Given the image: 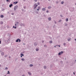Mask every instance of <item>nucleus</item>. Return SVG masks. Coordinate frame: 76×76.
<instances>
[{
    "mask_svg": "<svg viewBox=\"0 0 76 76\" xmlns=\"http://www.w3.org/2000/svg\"><path fill=\"white\" fill-rule=\"evenodd\" d=\"M38 45V43L37 42H35L34 43V46H37Z\"/></svg>",
    "mask_w": 76,
    "mask_h": 76,
    "instance_id": "nucleus-6",
    "label": "nucleus"
},
{
    "mask_svg": "<svg viewBox=\"0 0 76 76\" xmlns=\"http://www.w3.org/2000/svg\"><path fill=\"white\" fill-rule=\"evenodd\" d=\"M38 6V5L37 4V3L35 4H34V9H35Z\"/></svg>",
    "mask_w": 76,
    "mask_h": 76,
    "instance_id": "nucleus-1",
    "label": "nucleus"
},
{
    "mask_svg": "<svg viewBox=\"0 0 76 76\" xmlns=\"http://www.w3.org/2000/svg\"><path fill=\"white\" fill-rule=\"evenodd\" d=\"M21 10H22V11H23H23H24V10H23V9H22Z\"/></svg>",
    "mask_w": 76,
    "mask_h": 76,
    "instance_id": "nucleus-42",
    "label": "nucleus"
},
{
    "mask_svg": "<svg viewBox=\"0 0 76 76\" xmlns=\"http://www.w3.org/2000/svg\"><path fill=\"white\" fill-rule=\"evenodd\" d=\"M14 4H15V2H14Z\"/></svg>",
    "mask_w": 76,
    "mask_h": 76,
    "instance_id": "nucleus-46",
    "label": "nucleus"
},
{
    "mask_svg": "<svg viewBox=\"0 0 76 76\" xmlns=\"http://www.w3.org/2000/svg\"><path fill=\"white\" fill-rule=\"evenodd\" d=\"M20 25L21 26H25V24H23L22 23H20Z\"/></svg>",
    "mask_w": 76,
    "mask_h": 76,
    "instance_id": "nucleus-4",
    "label": "nucleus"
},
{
    "mask_svg": "<svg viewBox=\"0 0 76 76\" xmlns=\"http://www.w3.org/2000/svg\"><path fill=\"white\" fill-rule=\"evenodd\" d=\"M23 45H25V43L23 44Z\"/></svg>",
    "mask_w": 76,
    "mask_h": 76,
    "instance_id": "nucleus-61",
    "label": "nucleus"
},
{
    "mask_svg": "<svg viewBox=\"0 0 76 76\" xmlns=\"http://www.w3.org/2000/svg\"><path fill=\"white\" fill-rule=\"evenodd\" d=\"M5 69H6V70H7V69H8V68L7 67H6Z\"/></svg>",
    "mask_w": 76,
    "mask_h": 76,
    "instance_id": "nucleus-28",
    "label": "nucleus"
},
{
    "mask_svg": "<svg viewBox=\"0 0 76 76\" xmlns=\"http://www.w3.org/2000/svg\"><path fill=\"white\" fill-rule=\"evenodd\" d=\"M35 13H37V14H38V12L36 11Z\"/></svg>",
    "mask_w": 76,
    "mask_h": 76,
    "instance_id": "nucleus-25",
    "label": "nucleus"
},
{
    "mask_svg": "<svg viewBox=\"0 0 76 76\" xmlns=\"http://www.w3.org/2000/svg\"><path fill=\"white\" fill-rule=\"evenodd\" d=\"M48 20H49L50 21L51 20V17H49L48 18Z\"/></svg>",
    "mask_w": 76,
    "mask_h": 76,
    "instance_id": "nucleus-10",
    "label": "nucleus"
},
{
    "mask_svg": "<svg viewBox=\"0 0 76 76\" xmlns=\"http://www.w3.org/2000/svg\"><path fill=\"white\" fill-rule=\"evenodd\" d=\"M42 11H45V8H43L42 9Z\"/></svg>",
    "mask_w": 76,
    "mask_h": 76,
    "instance_id": "nucleus-7",
    "label": "nucleus"
},
{
    "mask_svg": "<svg viewBox=\"0 0 76 76\" xmlns=\"http://www.w3.org/2000/svg\"><path fill=\"white\" fill-rule=\"evenodd\" d=\"M1 54L2 56H3L4 55V53L2 52L1 53Z\"/></svg>",
    "mask_w": 76,
    "mask_h": 76,
    "instance_id": "nucleus-19",
    "label": "nucleus"
},
{
    "mask_svg": "<svg viewBox=\"0 0 76 76\" xmlns=\"http://www.w3.org/2000/svg\"><path fill=\"white\" fill-rule=\"evenodd\" d=\"M1 67V65H0V67Z\"/></svg>",
    "mask_w": 76,
    "mask_h": 76,
    "instance_id": "nucleus-62",
    "label": "nucleus"
},
{
    "mask_svg": "<svg viewBox=\"0 0 76 76\" xmlns=\"http://www.w3.org/2000/svg\"><path fill=\"white\" fill-rule=\"evenodd\" d=\"M28 73L29 75H31V72H28Z\"/></svg>",
    "mask_w": 76,
    "mask_h": 76,
    "instance_id": "nucleus-16",
    "label": "nucleus"
},
{
    "mask_svg": "<svg viewBox=\"0 0 76 76\" xmlns=\"http://www.w3.org/2000/svg\"><path fill=\"white\" fill-rule=\"evenodd\" d=\"M68 41H70V39H68Z\"/></svg>",
    "mask_w": 76,
    "mask_h": 76,
    "instance_id": "nucleus-32",
    "label": "nucleus"
},
{
    "mask_svg": "<svg viewBox=\"0 0 76 76\" xmlns=\"http://www.w3.org/2000/svg\"><path fill=\"white\" fill-rule=\"evenodd\" d=\"M8 72L7 73V74H10V72H9V71H8Z\"/></svg>",
    "mask_w": 76,
    "mask_h": 76,
    "instance_id": "nucleus-26",
    "label": "nucleus"
},
{
    "mask_svg": "<svg viewBox=\"0 0 76 76\" xmlns=\"http://www.w3.org/2000/svg\"><path fill=\"white\" fill-rule=\"evenodd\" d=\"M64 25L65 26H67V24L66 23H64Z\"/></svg>",
    "mask_w": 76,
    "mask_h": 76,
    "instance_id": "nucleus-23",
    "label": "nucleus"
},
{
    "mask_svg": "<svg viewBox=\"0 0 76 76\" xmlns=\"http://www.w3.org/2000/svg\"><path fill=\"white\" fill-rule=\"evenodd\" d=\"M58 3V1H57L56 2V3H57H57Z\"/></svg>",
    "mask_w": 76,
    "mask_h": 76,
    "instance_id": "nucleus-41",
    "label": "nucleus"
},
{
    "mask_svg": "<svg viewBox=\"0 0 76 76\" xmlns=\"http://www.w3.org/2000/svg\"><path fill=\"white\" fill-rule=\"evenodd\" d=\"M5 57H7V56H5Z\"/></svg>",
    "mask_w": 76,
    "mask_h": 76,
    "instance_id": "nucleus-57",
    "label": "nucleus"
},
{
    "mask_svg": "<svg viewBox=\"0 0 76 76\" xmlns=\"http://www.w3.org/2000/svg\"><path fill=\"white\" fill-rule=\"evenodd\" d=\"M42 43L44 42V40H42Z\"/></svg>",
    "mask_w": 76,
    "mask_h": 76,
    "instance_id": "nucleus-38",
    "label": "nucleus"
},
{
    "mask_svg": "<svg viewBox=\"0 0 76 76\" xmlns=\"http://www.w3.org/2000/svg\"><path fill=\"white\" fill-rule=\"evenodd\" d=\"M0 44H1V41L0 40Z\"/></svg>",
    "mask_w": 76,
    "mask_h": 76,
    "instance_id": "nucleus-55",
    "label": "nucleus"
},
{
    "mask_svg": "<svg viewBox=\"0 0 76 76\" xmlns=\"http://www.w3.org/2000/svg\"><path fill=\"white\" fill-rule=\"evenodd\" d=\"M66 43H64V46H65V45H66Z\"/></svg>",
    "mask_w": 76,
    "mask_h": 76,
    "instance_id": "nucleus-30",
    "label": "nucleus"
},
{
    "mask_svg": "<svg viewBox=\"0 0 76 76\" xmlns=\"http://www.w3.org/2000/svg\"><path fill=\"white\" fill-rule=\"evenodd\" d=\"M60 17H61V18H63V15H60Z\"/></svg>",
    "mask_w": 76,
    "mask_h": 76,
    "instance_id": "nucleus-35",
    "label": "nucleus"
},
{
    "mask_svg": "<svg viewBox=\"0 0 76 76\" xmlns=\"http://www.w3.org/2000/svg\"><path fill=\"white\" fill-rule=\"evenodd\" d=\"M4 76H6V75H4Z\"/></svg>",
    "mask_w": 76,
    "mask_h": 76,
    "instance_id": "nucleus-64",
    "label": "nucleus"
},
{
    "mask_svg": "<svg viewBox=\"0 0 76 76\" xmlns=\"http://www.w3.org/2000/svg\"><path fill=\"white\" fill-rule=\"evenodd\" d=\"M16 42H20V40L19 39H17L16 40Z\"/></svg>",
    "mask_w": 76,
    "mask_h": 76,
    "instance_id": "nucleus-3",
    "label": "nucleus"
},
{
    "mask_svg": "<svg viewBox=\"0 0 76 76\" xmlns=\"http://www.w3.org/2000/svg\"><path fill=\"white\" fill-rule=\"evenodd\" d=\"M15 26H13V28H15Z\"/></svg>",
    "mask_w": 76,
    "mask_h": 76,
    "instance_id": "nucleus-47",
    "label": "nucleus"
},
{
    "mask_svg": "<svg viewBox=\"0 0 76 76\" xmlns=\"http://www.w3.org/2000/svg\"><path fill=\"white\" fill-rule=\"evenodd\" d=\"M62 53H63V51H61V52H60L58 53V55H59V56H60V55H61V54H62Z\"/></svg>",
    "mask_w": 76,
    "mask_h": 76,
    "instance_id": "nucleus-5",
    "label": "nucleus"
},
{
    "mask_svg": "<svg viewBox=\"0 0 76 76\" xmlns=\"http://www.w3.org/2000/svg\"><path fill=\"white\" fill-rule=\"evenodd\" d=\"M48 1H50L51 0H48Z\"/></svg>",
    "mask_w": 76,
    "mask_h": 76,
    "instance_id": "nucleus-60",
    "label": "nucleus"
},
{
    "mask_svg": "<svg viewBox=\"0 0 76 76\" xmlns=\"http://www.w3.org/2000/svg\"><path fill=\"white\" fill-rule=\"evenodd\" d=\"M55 24H56L57 23L55 21Z\"/></svg>",
    "mask_w": 76,
    "mask_h": 76,
    "instance_id": "nucleus-43",
    "label": "nucleus"
},
{
    "mask_svg": "<svg viewBox=\"0 0 76 76\" xmlns=\"http://www.w3.org/2000/svg\"><path fill=\"white\" fill-rule=\"evenodd\" d=\"M2 11H4V9H3L1 10Z\"/></svg>",
    "mask_w": 76,
    "mask_h": 76,
    "instance_id": "nucleus-31",
    "label": "nucleus"
},
{
    "mask_svg": "<svg viewBox=\"0 0 76 76\" xmlns=\"http://www.w3.org/2000/svg\"><path fill=\"white\" fill-rule=\"evenodd\" d=\"M34 1L36 2L37 1V0H34Z\"/></svg>",
    "mask_w": 76,
    "mask_h": 76,
    "instance_id": "nucleus-40",
    "label": "nucleus"
},
{
    "mask_svg": "<svg viewBox=\"0 0 76 76\" xmlns=\"http://www.w3.org/2000/svg\"><path fill=\"white\" fill-rule=\"evenodd\" d=\"M49 42H50V44H52L53 43V41H50Z\"/></svg>",
    "mask_w": 76,
    "mask_h": 76,
    "instance_id": "nucleus-21",
    "label": "nucleus"
},
{
    "mask_svg": "<svg viewBox=\"0 0 76 76\" xmlns=\"http://www.w3.org/2000/svg\"><path fill=\"white\" fill-rule=\"evenodd\" d=\"M58 47H60V45H58Z\"/></svg>",
    "mask_w": 76,
    "mask_h": 76,
    "instance_id": "nucleus-49",
    "label": "nucleus"
},
{
    "mask_svg": "<svg viewBox=\"0 0 76 76\" xmlns=\"http://www.w3.org/2000/svg\"><path fill=\"white\" fill-rule=\"evenodd\" d=\"M64 4V1L61 2V4Z\"/></svg>",
    "mask_w": 76,
    "mask_h": 76,
    "instance_id": "nucleus-24",
    "label": "nucleus"
},
{
    "mask_svg": "<svg viewBox=\"0 0 76 76\" xmlns=\"http://www.w3.org/2000/svg\"><path fill=\"white\" fill-rule=\"evenodd\" d=\"M3 17H4V16H3V15H1V18H3Z\"/></svg>",
    "mask_w": 76,
    "mask_h": 76,
    "instance_id": "nucleus-12",
    "label": "nucleus"
},
{
    "mask_svg": "<svg viewBox=\"0 0 76 76\" xmlns=\"http://www.w3.org/2000/svg\"><path fill=\"white\" fill-rule=\"evenodd\" d=\"M21 56H24V55L22 54H21Z\"/></svg>",
    "mask_w": 76,
    "mask_h": 76,
    "instance_id": "nucleus-29",
    "label": "nucleus"
},
{
    "mask_svg": "<svg viewBox=\"0 0 76 76\" xmlns=\"http://www.w3.org/2000/svg\"><path fill=\"white\" fill-rule=\"evenodd\" d=\"M44 68L45 69H47V66H44Z\"/></svg>",
    "mask_w": 76,
    "mask_h": 76,
    "instance_id": "nucleus-13",
    "label": "nucleus"
},
{
    "mask_svg": "<svg viewBox=\"0 0 76 76\" xmlns=\"http://www.w3.org/2000/svg\"><path fill=\"white\" fill-rule=\"evenodd\" d=\"M39 10L38 9H37V10Z\"/></svg>",
    "mask_w": 76,
    "mask_h": 76,
    "instance_id": "nucleus-52",
    "label": "nucleus"
},
{
    "mask_svg": "<svg viewBox=\"0 0 76 76\" xmlns=\"http://www.w3.org/2000/svg\"><path fill=\"white\" fill-rule=\"evenodd\" d=\"M20 57H22V56H21Z\"/></svg>",
    "mask_w": 76,
    "mask_h": 76,
    "instance_id": "nucleus-54",
    "label": "nucleus"
},
{
    "mask_svg": "<svg viewBox=\"0 0 76 76\" xmlns=\"http://www.w3.org/2000/svg\"><path fill=\"white\" fill-rule=\"evenodd\" d=\"M12 15H14V14H13V13H12Z\"/></svg>",
    "mask_w": 76,
    "mask_h": 76,
    "instance_id": "nucleus-51",
    "label": "nucleus"
},
{
    "mask_svg": "<svg viewBox=\"0 0 76 76\" xmlns=\"http://www.w3.org/2000/svg\"><path fill=\"white\" fill-rule=\"evenodd\" d=\"M49 12V11L48 10H47L46 11V13H48Z\"/></svg>",
    "mask_w": 76,
    "mask_h": 76,
    "instance_id": "nucleus-37",
    "label": "nucleus"
},
{
    "mask_svg": "<svg viewBox=\"0 0 76 76\" xmlns=\"http://www.w3.org/2000/svg\"><path fill=\"white\" fill-rule=\"evenodd\" d=\"M21 60H22V61H25V59L23 58H22Z\"/></svg>",
    "mask_w": 76,
    "mask_h": 76,
    "instance_id": "nucleus-20",
    "label": "nucleus"
},
{
    "mask_svg": "<svg viewBox=\"0 0 76 76\" xmlns=\"http://www.w3.org/2000/svg\"><path fill=\"white\" fill-rule=\"evenodd\" d=\"M29 66H30V67H32V66H33V64H30L29 65Z\"/></svg>",
    "mask_w": 76,
    "mask_h": 76,
    "instance_id": "nucleus-11",
    "label": "nucleus"
},
{
    "mask_svg": "<svg viewBox=\"0 0 76 76\" xmlns=\"http://www.w3.org/2000/svg\"><path fill=\"white\" fill-rule=\"evenodd\" d=\"M73 73L75 75V72H73Z\"/></svg>",
    "mask_w": 76,
    "mask_h": 76,
    "instance_id": "nucleus-50",
    "label": "nucleus"
},
{
    "mask_svg": "<svg viewBox=\"0 0 76 76\" xmlns=\"http://www.w3.org/2000/svg\"><path fill=\"white\" fill-rule=\"evenodd\" d=\"M9 58H10V56H9Z\"/></svg>",
    "mask_w": 76,
    "mask_h": 76,
    "instance_id": "nucleus-59",
    "label": "nucleus"
},
{
    "mask_svg": "<svg viewBox=\"0 0 76 76\" xmlns=\"http://www.w3.org/2000/svg\"><path fill=\"white\" fill-rule=\"evenodd\" d=\"M54 47H56V46H54Z\"/></svg>",
    "mask_w": 76,
    "mask_h": 76,
    "instance_id": "nucleus-56",
    "label": "nucleus"
},
{
    "mask_svg": "<svg viewBox=\"0 0 76 76\" xmlns=\"http://www.w3.org/2000/svg\"><path fill=\"white\" fill-rule=\"evenodd\" d=\"M51 6H49L48 7V9H51Z\"/></svg>",
    "mask_w": 76,
    "mask_h": 76,
    "instance_id": "nucleus-22",
    "label": "nucleus"
},
{
    "mask_svg": "<svg viewBox=\"0 0 76 76\" xmlns=\"http://www.w3.org/2000/svg\"><path fill=\"white\" fill-rule=\"evenodd\" d=\"M3 24V21L1 22L0 24H1V25H2V24Z\"/></svg>",
    "mask_w": 76,
    "mask_h": 76,
    "instance_id": "nucleus-17",
    "label": "nucleus"
},
{
    "mask_svg": "<svg viewBox=\"0 0 76 76\" xmlns=\"http://www.w3.org/2000/svg\"><path fill=\"white\" fill-rule=\"evenodd\" d=\"M37 4L38 5H39V2L37 3Z\"/></svg>",
    "mask_w": 76,
    "mask_h": 76,
    "instance_id": "nucleus-33",
    "label": "nucleus"
},
{
    "mask_svg": "<svg viewBox=\"0 0 76 76\" xmlns=\"http://www.w3.org/2000/svg\"><path fill=\"white\" fill-rule=\"evenodd\" d=\"M13 6V4H11L10 5L9 7H12Z\"/></svg>",
    "mask_w": 76,
    "mask_h": 76,
    "instance_id": "nucleus-8",
    "label": "nucleus"
},
{
    "mask_svg": "<svg viewBox=\"0 0 76 76\" xmlns=\"http://www.w3.org/2000/svg\"><path fill=\"white\" fill-rule=\"evenodd\" d=\"M16 25H18V24L19 23V22H17L16 23H15Z\"/></svg>",
    "mask_w": 76,
    "mask_h": 76,
    "instance_id": "nucleus-27",
    "label": "nucleus"
},
{
    "mask_svg": "<svg viewBox=\"0 0 76 76\" xmlns=\"http://www.w3.org/2000/svg\"><path fill=\"white\" fill-rule=\"evenodd\" d=\"M38 9H39V10H40V9H41V7H39V6L38 7Z\"/></svg>",
    "mask_w": 76,
    "mask_h": 76,
    "instance_id": "nucleus-18",
    "label": "nucleus"
},
{
    "mask_svg": "<svg viewBox=\"0 0 76 76\" xmlns=\"http://www.w3.org/2000/svg\"><path fill=\"white\" fill-rule=\"evenodd\" d=\"M44 47H45V48H47V46L46 45H44Z\"/></svg>",
    "mask_w": 76,
    "mask_h": 76,
    "instance_id": "nucleus-9",
    "label": "nucleus"
},
{
    "mask_svg": "<svg viewBox=\"0 0 76 76\" xmlns=\"http://www.w3.org/2000/svg\"><path fill=\"white\" fill-rule=\"evenodd\" d=\"M23 1H26V0H23Z\"/></svg>",
    "mask_w": 76,
    "mask_h": 76,
    "instance_id": "nucleus-48",
    "label": "nucleus"
},
{
    "mask_svg": "<svg viewBox=\"0 0 76 76\" xmlns=\"http://www.w3.org/2000/svg\"><path fill=\"white\" fill-rule=\"evenodd\" d=\"M15 25H16V24L15 23Z\"/></svg>",
    "mask_w": 76,
    "mask_h": 76,
    "instance_id": "nucleus-58",
    "label": "nucleus"
},
{
    "mask_svg": "<svg viewBox=\"0 0 76 76\" xmlns=\"http://www.w3.org/2000/svg\"><path fill=\"white\" fill-rule=\"evenodd\" d=\"M56 46H58V45H56Z\"/></svg>",
    "mask_w": 76,
    "mask_h": 76,
    "instance_id": "nucleus-63",
    "label": "nucleus"
},
{
    "mask_svg": "<svg viewBox=\"0 0 76 76\" xmlns=\"http://www.w3.org/2000/svg\"><path fill=\"white\" fill-rule=\"evenodd\" d=\"M36 51H39V49L38 48H37L36 50Z\"/></svg>",
    "mask_w": 76,
    "mask_h": 76,
    "instance_id": "nucleus-14",
    "label": "nucleus"
},
{
    "mask_svg": "<svg viewBox=\"0 0 76 76\" xmlns=\"http://www.w3.org/2000/svg\"><path fill=\"white\" fill-rule=\"evenodd\" d=\"M66 22H67L68 21H69V19H68V18H66Z\"/></svg>",
    "mask_w": 76,
    "mask_h": 76,
    "instance_id": "nucleus-15",
    "label": "nucleus"
},
{
    "mask_svg": "<svg viewBox=\"0 0 76 76\" xmlns=\"http://www.w3.org/2000/svg\"><path fill=\"white\" fill-rule=\"evenodd\" d=\"M7 1L8 2L9 1V0H7Z\"/></svg>",
    "mask_w": 76,
    "mask_h": 76,
    "instance_id": "nucleus-44",
    "label": "nucleus"
},
{
    "mask_svg": "<svg viewBox=\"0 0 76 76\" xmlns=\"http://www.w3.org/2000/svg\"><path fill=\"white\" fill-rule=\"evenodd\" d=\"M23 8L24 9H26V7H24Z\"/></svg>",
    "mask_w": 76,
    "mask_h": 76,
    "instance_id": "nucleus-39",
    "label": "nucleus"
},
{
    "mask_svg": "<svg viewBox=\"0 0 76 76\" xmlns=\"http://www.w3.org/2000/svg\"><path fill=\"white\" fill-rule=\"evenodd\" d=\"M61 21V20H60L59 21V22H60Z\"/></svg>",
    "mask_w": 76,
    "mask_h": 76,
    "instance_id": "nucleus-34",
    "label": "nucleus"
},
{
    "mask_svg": "<svg viewBox=\"0 0 76 76\" xmlns=\"http://www.w3.org/2000/svg\"><path fill=\"white\" fill-rule=\"evenodd\" d=\"M75 63H76V59L75 60Z\"/></svg>",
    "mask_w": 76,
    "mask_h": 76,
    "instance_id": "nucleus-53",
    "label": "nucleus"
},
{
    "mask_svg": "<svg viewBox=\"0 0 76 76\" xmlns=\"http://www.w3.org/2000/svg\"><path fill=\"white\" fill-rule=\"evenodd\" d=\"M18 3V1H16L15 2V4H17V3Z\"/></svg>",
    "mask_w": 76,
    "mask_h": 76,
    "instance_id": "nucleus-36",
    "label": "nucleus"
},
{
    "mask_svg": "<svg viewBox=\"0 0 76 76\" xmlns=\"http://www.w3.org/2000/svg\"><path fill=\"white\" fill-rule=\"evenodd\" d=\"M18 5H16V6H15L14 7V10H16V9H18Z\"/></svg>",
    "mask_w": 76,
    "mask_h": 76,
    "instance_id": "nucleus-2",
    "label": "nucleus"
},
{
    "mask_svg": "<svg viewBox=\"0 0 76 76\" xmlns=\"http://www.w3.org/2000/svg\"><path fill=\"white\" fill-rule=\"evenodd\" d=\"M14 28H15V29H16V27H14Z\"/></svg>",
    "mask_w": 76,
    "mask_h": 76,
    "instance_id": "nucleus-45",
    "label": "nucleus"
}]
</instances>
